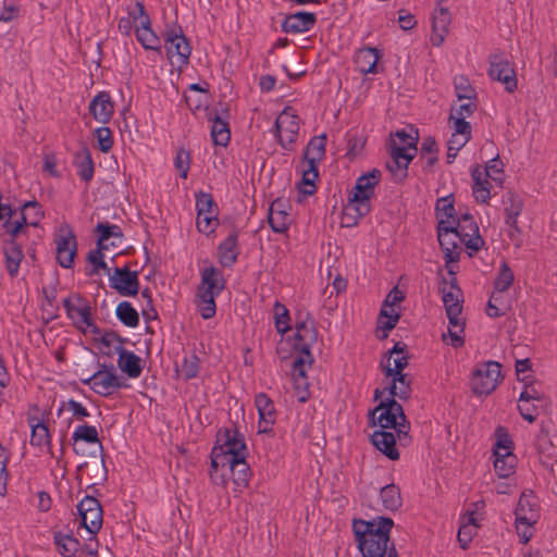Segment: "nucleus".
Instances as JSON below:
<instances>
[{
	"label": "nucleus",
	"instance_id": "obj_22",
	"mask_svg": "<svg viewBox=\"0 0 557 557\" xmlns=\"http://www.w3.org/2000/svg\"><path fill=\"white\" fill-rule=\"evenodd\" d=\"M448 273L451 275L449 286H447V280L443 277V286L441 287L442 299L445 306V310H453V308H456L457 310H462V292L460 287L457 285V280L454 276L455 272L453 270H449Z\"/></svg>",
	"mask_w": 557,
	"mask_h": 557
},
{
	"label": "nucleus",
	"instance_id": "obj_26",
	"mask_svg": "<svg viewBox=\"0 0 557 557\" xmlns=\"http://www.w3.org/2000/svg\"><path fill=\"white\" fill-rule=\"evenodd\" d=\"M135 36L138 42L145 49H158L160 47V40L156 33L151 29L150 18L147 13L139 17L137 21V28L135 29Z\"/></svg>",
	"mask_w": 557,
	"mask_h": 557
},
{
	"label": "nucleus",
	"instance_id": "obj_33",
	"mask_svg": "<svg viewBox=\"0 0 557 557\" xmlns=\"http://www.w3.org/2000/svg\"><path fill=\"white\" fill-rule=\"evenodd\" d=\"M494 468L499 478H509L515 472L516 456L512 451L505 453L495 450Z\"/></svg>",
	"mask_w": 557,
	"mask_h": 557
},
{
	"label": "nucleus",
	"instance_id": "obj_21",
	"mask_svg": "<svg viewBox=\"0 0 557 557\" xmlns=\"http://www.w3.org/2000/svg\"><path fill=\"white\" fill-rule=\"evenodd\" d=\"M286 207V202L281 198L275 199L270 206L268 222L275 233H284L288 228L289 214Z\"/></svg>",
	"mask_w": 557,
	"mask_h": 557
},
{
	"label": "nucleus",
	"instance_id": "obj_9",
	"mask_svg": "<svg viewBox=\"0 0 557 557\" xmlns=\"http://www.w3.org/2000/svg\"><path fill=\"white\" fill-rule=\"evenodd\" d=\"M109 283L113 289L124 297L135 296L139 292L138 272L132 271L127 267L115 268L109 274Z\"/></svg>",
	"mask_w": 557,
	"mask_h": 557
},
{
	"label": "nucleus",
	"instance_id": "obj_28",
	"mask_svg": "<svg viewBox=\"0 0 557 557\" xmlns=\"http://www.w3.org/2000/svg\"><path fill=\"white\" fill-rule=\"evenodd\" d=\"M96 231L99 234L98 246L100 249H108L109 245L119 246L122 244L123 234L120 226L109 223H99Z\"/></svg>",
	"mask_w": 557,
	"mask_h": 557
},
{
	"label": "nucleus",
	"instance_id": "obj_1",
	"mask_svg": "<svg viewBox=\"0 0 557 557\" xmlns=\"http://www.w3.org/2000/svg\"><path fill=\"white\" fill-rule=\"evenodd\" d=\"M393 527V519L379 517V525H376L374 532L359 533L364 537V540H360L358 545L362 557H388L392 548H396L389 535Z\"/></svg>",
	"mask_w": 557,
	"mask_h": 557
},
{
	"label": "nucleus",
	"instance_id": "obj_11",
	"mask_svg": "<svg viewBox=\"0 0 557 557\" xmlns=\"http://www.w3.org/2000/svg\"><path fill=\"white\" fill-rule=\"evenodd\" d=\"M468 249L476 252L484 246V239L479 233V226L470 213H463L458 219V223L454 226Z\"/></svg>",
	"mask_w": 557,
	"mask_h": 557
},
{
	"label": "nucleus",
	"instance_id": "obj_43",
	"mask_svg": "<svg viewBox=\"0 0 557 557\" xmlns=\"http://www.w3.org/2000/svg\"><path fill=\"white\" fill-rule=\"evenodd\" d=\"M436 218L438 222L441 220H445V225L456 222V211L454 207V196L449 195L446 197H442L437 200L436 206Z\"/></svg>",
	"mask_w": 557,
	"mask_h": 557
},
{
	"label": "nucleus",
	"instance_id": "obj_16",
	"mask_svg": "<svg viewBox=\"0 0 557 557\" xmlns=\"http://www.w3.org/2000/svg\"><path fill=\"white\" fill-rule=\"evenodd\" d=\"M57 260L62 268L70 269L76 256V239L70 231H64L55 238Z\"/></svg>",
	"mask_w": 557,
	"mask_h": 557
},
{
	"label": "nucleus",
	"instance_id": "obj_39",
	"mask_svg": "<svg viewBox=\"0 0 557 557\" xmlns=\"http://www.w3.org/2000/svg\"><path fill=\"white\" fill-rule=\"evenodd\" d=\"M71 440L73 442L75 451H77L76 445L81 442L90 445L100 444L97 428L88 424L77 425L72 433Z\"/></svg>",
	"mask_w": 557,
	"mask_h": 557
},
{
	"label": "nucleus",
	"instance_id": "obj_49",
	"mask_svg": "<svg viewBox=\"0 0 557 557\" xmlns=\"http://www.w3.org/2000/svg\"><path fill=\"white\" fill-rule=\"evenodd\" d=\"M509 201H510V205L508 207H506V209H505V212H506L505 222L510 228L516 230L519 234L520 228L518 226L517 218L520 215V213L522 211V201L518 196H515L511 194L509 196Z\"/></svg>",
	"mask_w": 557,
	"mask_h": 557
},
{
	"label": "nucleus",
	"instance_id": "obj_48",
	"mask_svg": "<svg viewBox=\"0 0 557 557\" xmlns=\"http://www.w3.org/2000/svg\"><path fill=\"white\" fill-rule=\"evenodd\" d=\"M77 175L85 182H89L94 176V162L87 150L76 156Z\"/></svg>",
	"mask_w": 557,
	"mask_h": 557
},
{
	"label": "nucleus",
	"instance_id": "obj_13",
	"mask_svg": "<svg viewBox=\"0 0 557 557\" xmlns=\"http://www.w3.org/2000/svg\"><path fill=\"white\" fill-rule=\"evenodd\" d=\"M233 459H237L236 455L224 451L220 446H214L211 451L210 478L218 485H225L226 475Z\"/></svg>",
	"mask_w": 557,
	"mask_h": 557
},
{
	"label": "nucleus",
	"instance_id": "obj_34",
	"mask_svg": "<svg viewBox=\"0 0 557 557\" xmlns=\"http://www.w3.org/2000/svg\"><path fill=\"white\" fill-rule=\"evenodd\" d=\"M380 59L376 48H363L356 54L355 61L362 73H375L376 64Z\"/></svg>",
	"mask_w": 557,
	"mask_h": 557
},
{
	"label": "nucleus",
	"instance_id": "obj_6",
	"mask_svg": "<svg viewBox=\"0 0 557 557\" xmlns=\"http://www.w3.org/2000/svg\"><path fill=\"white\" fill-rule=\"evenodd\" d=\"M387 410L389 413L399 419L400 429L398 430V440L401 445H407L411 437L409 435L410 431V422L407 420V417L404 412L403 406L396 400V398L387 397L386 399H382L379 405L369 411V418L371 420V425L375 426V414L380 410Z\"/></svg>",
	"mask_w": 557,
	"mask_h": 557
},
{
	"label": "nucleus",
	"instance_id": "obj_27",
	"mask_svg": "<svg viewBox=\"0 0 557 557\" xmlns=\"http://www.w3.org/2000/svg\"><path fill=\"white\" fill-rule=\"evenodd\" d=\"M371 210V205L355 202L354 199L348 198V202L343 208L342 226L352 227L358 224V221L367 215Z\"/></svg>",
	"mask_w": 557,
	"mask_h": 557
},
{
	"label": "nucleus",
	"instance_id": "obj_64",
	"mask_svg": "<svg viewBox=\"0 0 557 557\" xmlns=\"http://www.w3.org/2000/svg\"><path fill=\"white\" fill-rule=\"evenodd\" d=\"M476 108H478V106H476L475 100H468L467 103H462L459 106H453L450 109L449 122H451L453 117H461L462 116V119H467V117L471 116L475 112Z\"/></svg>",
	"mask_w": 557,
	"mask_h": 557
},
{
	"label": "nucleus",
	"instance_id": "obj_61",
	"mask_svg": "<svg viewBox=\"0 0 557 557\" xmlns=\"http://www.w3.org/2000/svg\"><path fill=\"white\" fill-rule=\"evenodd\" d=\"M380 414L375 416L376 425L381 428V430L386 431L387 429H394L396 434L398 435V430L400 429L399 419L389 413L387 410L383 409L379 411Z\"/></svg>",
	"mask_w": 557,
	"mask_h": 557
},
{
	"label": "nucleus",
	"instance_id": "obj_25",
	"mask_svg": "<svg viewBox=\"0 0 557 557\" xmlns=\"http://www.w3.org/2000/svg\"><path fill=\"white\" fill-rule=\"evenodd\" d=\"M255 403L260 419L259 432H268L270 430L269 425L273 424L275 421V409L273 401L264 393H260L256 396Z\"/></svg>",
	"mask_w": 557,
	"mask_h": 557
},
{
	"label": "nucleus",
	"instance_id": "obj_53",
	"mask_svg": "<svg viewBox=\"0 0 557 557\" xmlns=\"http://www.w3.org/2000/svg\"><path fill=\"white\" fill-rule=\"evenodd\" d=\"M515 280L513 273L507 262L500 264L497 276L494 281V289L498 293L506 292Z\"/></svg>",
	"mask_w": 557,
	"mask_h": 557
},
{
	"label": "nucleus",
	"instance_id": "obj_60",
	"mask_svg": "<svg viewBox=\"0 0 557 557\" xmlns=\"http://www.w3.org/2000/svg\"><path fill=\"white\" fill-rule=\"evenodd\" d=\"M191 53V46L182 29L176 33V55L181 58V66L187 65Z\"/></svg>",
	"mask_w": 557,
	"mask_h": 557
},
{
	"label": "nucleus",
	"instance_id": "obj_14",
	"mask_svg": "<svg viewBox=\"0 0 557 557\" xmlns=\"http://www.w3.org/2000/svg\"><path fill=\"white\" fill-rule=\"evenodd\" d=\"M381 177L382 173L379 169H373L361 175L348 198L354 199L355 202L370 205V199L374 196V188L380 183Z\"/></svg>",
	"mask_w": 557,
	"mask_h": 557
},
{
	"label": "nucleus",
	"instance_id": "obj_31",
	"mask_svg": "<svg viewBox=\"0 0 557 557\" xmlns=\"http://www.w3.org/2000/svg\"><path fill=\"white\" fill-rule=\"evenodd\" d=\"M146 14L144 5L136 2L128 9L127 15L120 18L117 27L122 35L131 36V34L137 28V21L140 16Z\"/></svg>",
	"mask_w": 557,
	"mask_h": 557
},
{
	"label": "nucleus",
	"instance_id": "obj_59",
	"mask_svg": "<svg viewBox=\"0 0 557 557\" xmlns=\"http://www.w3.org/2000/svg\"><path fill=\"white\" fill-rule=\"evenodd\" d=\"M274 313H275V326L278 333H286L290 330V326L288 324L289 321V314L288 310L284 305L276 301L274 305Z\"/></svg>",
	"mask_w": 557,
	"mask_h": 557
},
{
	"label": "nucleus",
	"instance_id": "obj_17",
	"mask_svg": "<svg viewBox=\"0 0 557 557\" xmlns=\"http://www.w3.org/2000/svg\"><path fill=\"white\" fill-rule=\"evenodd\" d=\"M224 451L237 457L247 455V446L244 436L237 430H220L216 436V445Z\"/></svg>",
	"mask_w": 557,
	"mask_h": 557
},
{
	"label": "nucleus",
	"instance_id": "obj_2",
	"mask_svg": "<svg viewBox=\"0 0 557 557\" xmlns=\"http://www.w3.org/2000/svg\"><path fill=\"white\" fill-rule=\"evenodd\" d=\"M224 280L221 272L210 267L201 273V284L198 287L197 308L200 315L208 320L214 317L216 311L215 297L223 290Z\"/></svg>",
	"mask_w": 557,
	"mask_h": 557
},
{
	"label": "nucleus",
	"instance_id": "obj_15",
	"mask_svg": "<svg viewBox=\"0 0 557 557\" xmlns=\"http://www.w3.org/2000/svg\"><path fill=\"white\" fill-rule=\"evenodd\" d=\"M437 237L441 248L445 253L447 264L459 261L460 253L458 251L457 238L459 235L454 225H445V220H441L437 226Z\"/></svg>",
	"mask_w": 557,
	"mask_h": 557
},
{
	"label": "nucleus",
	"instance_id": "obj_24",
	"mask_svg": "<svg viewBox=\"0 0 557 557\" xmlns=\"http://www.w3.org/2000/svg\"><path fill=\"white\" fill-rule=\"evenodd\" d=\"M450 21L451 16L448 9L442 7L434 11L432 18L433 34L431 37V41L434 46H441L444 42Z\"/></svg>",
	"mask_w": 557,
	"mask_h": 557
},
{
	"label": "nucleus",
	"instance_id": "obj_36",
	"mask_svg": "<svg viewBox=\"0 0 557 557\" xmlns=\"http://www.w3.org/2000/svg\"><path fill=\"white\" fill-rule=\"evenodd\" d=\"M237 234L231 233L219 246L220 262L224 267H231L236 262L238 252L236 251Z\"/></svg>",
	"mask_w": 557,
	"mask_h": 557
},
{
	"label": "nucleus",
	"instance_id": "obj_55",
	"mask_svg": "<svg viewBox=\"0 0 557 557\" xmlns=\"http://www.w3.org/2000/svg\"><path fill=\"white\" fill-rule=\"evenodd\" d=\"M11 459V451L0 443V495L7 493V486L10 478L8 465Z\"/></svg>",
	"mask_w": 557,
	"mask_h": 557
},
{
	"label": "nucleus",
	"instance_id": "obj_56",
	"mask_svg": "<svg viewBox=\"0 0 557 557\" xmlns=\"http://www.w3.org/2000/svg\"><path fill=\"white\" fill-rule=\"evenodd\" d=\"M102 250L103 249H100L98 246V249L91 250L88 253L87 260L91 264V269L88 273L89 275H99L101 271H103L108 276L111 273L110 269L104 262V255L102 253Z\"/></svg>",
	"mask_w": 557,
	"mask_h": 557
},
{
	"label": "nucleus",
	"instance_id": "obj_45",
	"mask_svg": "<svg viewBox=\"0 0 557 557\" xmlns=\"http://www.w3.org/2000/svg\"><path fill=\"white\" fill-rule=\"evenodd\" d=\"M30 445L37 446L39 448H49L51 445V435L46 423L41 421H37L36 423L30 422Z\"/></svg>",
	"mask_w": 557,
	"mask_h": 557
},
{
	"label": "nucleus",
	"instance_id": "obj_19",
	"mask_svg": "<svg viewBox=\"0 0 557 557\" xmlns=\"http://www.w3.org/2000/svg\"><path fill=\"white\" fill-rule=\"evenodd\" d=\"M516 523L532 527L539 518L535 496L532 492L522 493L515 511Z\"/></svg>",
	"mask_w": 557,
	"mask_h": 557
},
{
	"label": "nucleus",
	"instance_id": "obj_42",
	"mask_svg": "<svg viewBox=\"0 0 557 557\" xmlns=\"http://www.w3.org/2000/svg\"><path fill=\"white\" fill-rule=\"evenodd\" d=\"M308 168L302 170L301 181L297 184V189L304 196H312L315 193V180L319 176L318 165L307 164Z\"/></svg>",
	"mask_w": 557,
	"mask_h": 557
},
{
	"label": "nucleus",
	"instance_id": "obj_10",
	"mask_svg": "<svg viewBox=\"0 0 557 557\" xmlns=\"http://www.w3.org/2000/svg\"><path fill=\"white\" fill-rule=\"evenodd\" d=\"M81 524L90 535H96L102 527V509L100 503L90 496H86L78 504Z\"/></svg>",
	"mask_w": 557,
	"mask_h": 557
},
{
	"label": "nucleus",
	"instance_id": "obj_41",
	"mask_svg": "<svg viewBox=\"0 0 557 557\" xmlns=\"http://www.w3.org/2000/svg\"><path fill=\"white\" fill-rule=\"evenodd\" d=\"M495 381L488 380L483 373V369H475L471 379V388L478 396H487L496 388Z\"/></svg>",
	"mask_w": 557,
	"mask_h": 557
},
{
	"label": "nucleus",
	"instance_id": "obj_38",
	"mask_svg": "<svg viewBox=\"0 0 557 557\" xmlns=\"http://www.w3.org/2000/svg\"><path fill=\"white\" fill-rule=\"evenodd\" d=\"M22 248L14 242L8 244L4 248L5 268L10 276L15 277L18 274L20 264L23 260Z\"/></svg>",
	"mask_w": 557,
	"mask_h": 557
},
{
	"label": "nucleus",
	"instance_id": "obj_20",
	"mask_svg": "<svg viewBox=\"0 0 557 557\" xmlns=\"http://www.w3.org/2000/svg\"><path fill=\"white\" fill-rule=\"evenodd\" d=\"M317 22L314 13L297 12L285 17L282 23V29L285 33H304L310 30Z\"/></svg>",
	"mask_w": 557,
	"mask_h": 557
},
{
	"label": "nucleus",
	"instance_id": "obj_52",
	"mask_svg": "<svg viewBox=\"0 0 557 557\" xmlns=\"http://www.w3.org/2000/svg\"><path fill=\"white\" fill-rule=\"evenodd\" d=\"M409 357L406 355L397 356L396 358H387L386 363L384 360L381 361V368L386 377L391 375L403 373L408 367Z\"/></svg>",
	"mask_w": 557,
	"mask_h": 557
},
{
	"label": "nucleus",
	"instance_id": "obj_32",
	"mask_svg": "<svg viewBox=\"0 0 557 557\" xmlns=\"http://www.w3.org/2000/svg\"><path fill=\"white\" fill-rule=\"evenodd\" d=\"M44 218L41 206L37 201H27L18 209L21 227L25 225L37 226Z\"/></svg>",
	"mask_w": 557,
	"mask_h": 557
},
{
	"label": "nucleus",
	"instance_id": "obj_62",
	"mask_svg": "<svg viewBox=\"0 0 557 557\" xmlns=\"http://www.w3.org/2000/svg\"><path fill=\"white\" fill-rule=\"evenodd\" d=\"M389 377L393 379L394 383H396V385H398V398L400 400H407L409 399L410 397V393H411V379L409 376V374L407 373H398V374H394V375H391Z\"/></svg>",
	"mask_w": 557,
	"mask_h": 557
},
{
	"label": "nucleus",
	"instance_id": "obj_3",
	"mask_svg": "<svg viewBox=\"0 0 557 557\" xmlns=\"http://www.w3.org/2000/svg\"><path fill=\"white\" fill-rule=\"evenodd\" d=\"M101 344L109 347L108 355L119 356L116 363L119 369L131 379H137L143 372V360L131 350L125 349L123 341L114 333H104Z\"/></svg>",
	"mask_w": 557,
	"mask_h": 557
},
{
	"label": "nucleus",
	"instance_id": "obj_57",
	"mask_svg": "<svg viewBox=\"0 0 557 557\" xmlns=\"http://www.w3.org/2000/svg\"><path fill=\"white\" fill-rule=\"evenodd\" d=\"M0 226L3 232L12 237H15L21 233V222L18 219V209H12L9 214H5V218L0 221Z\"/></svg>",
	"mask_w": 557,
	"mask_h": 557
},
{
	"label": "nucleus",
	"instance_id": "obj_8",
	"mask_svg": "<svg viewBox=\"0 0 557 557\" xmlns=\"http://www.w3.org/2000/svg\"><path fill=\"white\" fill-rule=\"evenodd\" d=\"M488 76L493 81L503 83L508 92H513L517 89L516 72L503 54L496 53L490 57Z\"/></svg>",
	"mask_w": 557,
	"mask_h": 557
},
{
	"label": "nucleus",
	"instance_id": "obj_63",
	"mask_svg": "<svg viewBox=\"0 0 557 557\" xmlns=\"http://www.w3.org/2000/svg\"><path fill=\"white\" fill-rule=\"evenodd\" d=\"M483 173L491 177L496 183L502 184L503 182V162L497 154L495 158L491 159L484 169H482Z\"/></svg>",
	"mask_w": 557,
	"mask_h": 557
},
{
	"label": "nucleus",
	"instance_id": "obj_50",
	"mask_svg": "<svg viewBox=\"0 0 557 557\" xmlns=\"http://www.w3.org/2000/svg\"><path fill=\"white\" fill-rule=\"evenodd\" d=\"M454 87L458 100H476V92L466 76H456Z\"/></svg>",
	"mask_w": 557,
	"mask_h": 557
},
{
	"label": "nucleus",
	"instance_id": "obj_35",
	"mask_svg": "<svg viewBox=\"0 0 557 557\" xmlns=\"http://www.w3.org/2000/svg\"><path fill=\"white\" fill-rule=\"evenodd\" d=\"M326 136H314L310 139L304 153V161L307 164L318 165L325 153Z\"/></svg>",
	"mask_w": 557,
	"mask_h": 557
},
{
	"label": "nucleus",
	"instance_id": "obj_37",
	"mask_svg": "<svg viewBox=\"0 0 557 557\" xmlns=\"http://www.w3.org/2000/svg\"><path fill=\"white\" fill-rule=\"evenodd\" d=\"M209 120L212 122L211 137L214 145L225 147L231 138L228 123L218 113L213 117L210 116Z\"/></svg>",
	"mask_w": 557,
	"mask_h": 557
},
{
	"label": "nucleus",
	"instance_id": "obj_4",
	"mask_svg": "<svg viewBox=\"0 0 557 557\" xmlns=\"http://www.w3.org/2000/svg\"><path fill=\"white\" fill-rule=\"evenodd\" d=\"M67 318L83 333L98 334L99 331L91 319L90 307L79 297L64 299Z\"/></svg>",
	"mask_w": 557,
	"mask_h": 557
},
{
	"label": "nucleus",
	"instance_id": "obj_18",
	"mask_svg": "<svg viewBox=\"0 0 557 557\" xmlns=\"http://www.w3.org/2000/svg\"><path fill=\"white\" fill-rule=\"evenodd\" d=\"M88 109L97 122L107 124L113 116L114 102L109 92L100 91L90 100Z\"/></svg>",
	"mask_w": 557,
	"mask_h": 557
},
{
	"label": "nucleus",
	"instance_id": "obj_46",
	"mask_svg": "<svg viewBox=\"0 0 557 557\" xmlns=\"http://www.w3.org/2000/svg\"><path fill=\"white\" fill-rule=\"evenodd\" d=\"M117 319L128 327H136L139 323L137 310L128 301H122L116 307Z\"/></svg>",
	"mask_w": 557,
	"mask_h": 557
},
{
	"label": "nucleus",
	"instance_id": "obj_54",
	"mask_svg": "<svg viewBox=\"0 0 557 557\" xmlns=\"http://www.w3.org/2000/svg\"><path fill=\"white\" fill-rule=\"evenodd\" d=\"M199 372V358L194 354L184 357L182 368L176 366V376L182 375L185 380L195 377Z\"/></svg>",
	"mask_w": 557,
	"mask_h": 557
},
{
	"label": "nucleus",
	"instance_id": "obj_7",
	"mask_svg": "<svg viewBox=\"0 0 557 557\" xmlns=\"http://www.w3.org/2000/svg\"><path fill=\"white\" fill-rule=\"evenodd\" d=\"M299 132V117L293 114L289 109H284L275 121V134L280 145L290 150L296 141Z\"/></svg>",
	"mask_w": 557,
	"mask_h": 557
},
{
	"label": "nucleus",
	"instance_id": "obj_12",
	"mask_svg": "<svg viewBox=\"0 0 557 557\" xmlns=\"http://www.w3.org/2000/svg\"><path fill=\"white\" fill-rule=\"evenodd\" d=\"M389 154L392 160L386 163V168L394 175L395 181L401 182L407 177V169L416 153H410L408 147H399L393 139L389 144Z\"/></svg>",
	"mask_w": 557,
	"mask_h": 557
},
{
	"label": "nucleus",
	"instance_id": "obj_23",
	"mask_svg": "<svg viewBox=\"0 0 557 557\" xmlns=\"http://www.w3.org/2000/svg\"><path fill=\"white\" fill-rule=\"evenodd\" d=\"M371 443L391 460L399 459V451L396 448V436L394 433L384 430H376L371 435Z\"/></svg>",
	"mask_w": 557,
	"mask_h": 557
},
{
	"label": "nucleus",
	"instance_id": "obj_44",
	"mask_svg": "<svg viewBox=\"0 0 557 557\" xmlns=\"http://www.w3.org/2000/svg\"><path fill=\"white\" fill-rule=\"evenodd\" d=\"M295 344L294 347L299 350V352H304V350H309L311 346L318 341V330L315 327V322H311L306 330L299 335H294Z\"/></svg>",
	"mask_w": 557,
	"mask_h": 557
},
{
	"label": "nucleus",
	"instance_id": "obj_5",
	"mask_svg": "<svg viewBox=\"0 0 557 557\" xmlns=\"http://www.w3.org/2000/svg\"><path fill=\"white\" fill-rule=\"evenodd\" d=\"M98 395L110 396L123 384L114 367L102 364L97 372L84 381Z\"/></svg>",
	"mask_w": 557,
	"mask_h": 557
},
{
	"label": "nucleus",
	"instance_id": "obj_29",
	"mask_svg": "<svg viewBox=\"0 0 557 557\" xmlns=\"http://www.w3.org/2000/svg\"><path fill=\"white\" fill-rule=\"evenodd\" d=\"M53 543L62 557H74L81 550L79 541L72 534L61 531L53 533Z\"/></svg>",
	"mask_w": 557,
	"mask_h": 557
},
{
	"label": "nucleus",
	"instance_id": "obj_58",
	"mask_svg": "<svg viewBox=\"0 0 557 557\" xmlns=\"http://www.w3.org/2000/svg\"><path fill=\"white\" fill-rule=\"evenodd\" d=\"M95 138L101 152L107 153L112 149L113 136L109 127L102 126L95 129Z\"/></svg>",
	"mask_w": 557,
	"mask_h": 557
},
{
	"label": "nucleus",
	"instance_id": "obj_30",
	"mask_svg": "<svg viewBox=\"0 0 557 557\" xmlns=\"http://www.w3.org/2000/svg\"><path fill=\"white\" fill-rule=\"evenodd\" d=\"M228 473L232 475L233 483L237 488L242 490L248 486L251 471L246 461V455L233 459V465L230 466Z\"/></svg>",
	"mask_w": 557,
	"mask_h": 557
},
{
	"label": "nucleus",
	"instance_id": "obj_47",
	"mask_svg": "<svg viewBox=\"0 0 557 557\" xmlns=\"http://www.w3.org/2000/svg\"><path fill=\"white\" fill-rule=\"evenodd\" d=\"M63 411L70 412L72 418L77 421H83L90 416L87 408L82 403L73 398L61 401L58 409V416H61Z\"/></svg>",
	"mask_w": 557,
	"mask_h": 557
},
{
	"label": "nucleus",
	"instance_id": "obj_40",
	"mask_svg": "<svg viewBox=\"0 0 557 557\" xmlns=\"http://www.w3.org/2000/svg\"><path fill=\"white\" fill-rule=\"evenodd\" d=\"M380 496L386 510L395 511L401 507L400 490L395 484L383 486L380 491Z\"/></svg>",
	"mask_w": 557,
	"mask_h": 557
},
{
	"label": "nucleus",
	"instance_id": "obj_51",
	"mask_svg": "<svg viewBox=\"0 0 557 557\" xmlns=\"http://www.w3.org/2000/svg\"><path fill=\"white\" fill-rule=\"evenodd\" d=\"M312 363H313V357L311 355V351L304 350V352H300V355L297 358H295V360L293 361V367H292L293 380L307 379L306 367L307 366L311 367Z\"/></svg>",
	"mask_w": 557,
	"mask_h": 557
}]
</instances>
